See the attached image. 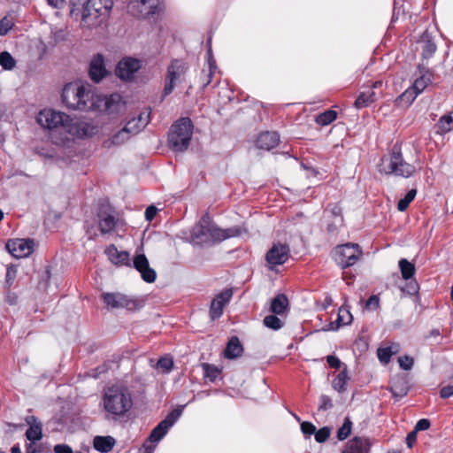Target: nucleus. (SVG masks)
I'll list each match as a JSON object with an SVG mask.
<instances>
[{
  "label": "nucleus",
  "instance_id": "nucleus-1",
  "mask_svg": "<svg viewBox=\"0 0 453 453\" xmlns=\"http://www.w3.org/2000/svg\"><path fill=\"white\" fill-rule=\"evenodd\" d=\"M62 102L70 110L80 111H98L108 114H118L125 108V103L119 94L109 96L96 93L88 83L78 81L65 85Z\"/></svg>",
  "mask_w": 453,
  "mask_h": 453
},
{
  "label": "nucleus",
  "instance_id": "nucleus-2",
  "mask_svg": "<svg viewBox=\"0 0 453 453\" xmlns=\"http://www.w3.org/2000/svg\"><path fill=\"white\" fill-rule=\"evenodd\" d=\"M37 122L49 130L60 129L64 137H53V142L58 145H65L75 139H87L96 134L98 127L93 122L76 119L68 114L53 109H43L37 116Z\"/></svg>",
  "mask_w": 453,
  "mask_h": 453
},
{
  "label": "nucleus",
  "instance_id": "nucleus-3",
  "mask_svg": "<svg viewBox=\"0 0 453 453\" xmlns=\"http://www.w3.org/2000/svg\"><path fill=\"white\" fill-rule=\"evenodd\" d=\"M100 405L113 419L126 417L134 405L132 393L125 386L108 387L103 392Z\"/></svg>",
  "mask_w": 453,
  "mask_h": 453
},
{
  "label": "nucleus",
  "instance_id": "nucleus-4",
  "mask_svg": "<svg viewBox=\"0 0 453 453\" xmlns=\"http://www.w3.org/2000/svg\"><path fill=\"white\" fill-rule=\"evenodd\" d=\"M236 234V230L219 228L211 221L208 215H204L191 231V237L194 242L206 245L224 241Z\"/></svg>",
  "mask_w": 453,
  "mask_h": 453
},
{
  "label": "nucleus",
  "instance_id": "nucleus-5",
  "mask_svg": "<svg viewBox=\"0 0 453 453\" xmlns=\"http://www.w3.org/2000/svg\"><path fill=\"white\" fill-rule=\"evenodd\" d=\"M193 134V124L189 118H180L171 127L168 142L174 151H184L188 149Z\"/></svg>",
  "mask_w": 453,
  "mask_h": 453
},
{
  "label": "nucleus",
  "instance_id": "nucleus-6",
  "mask_svg": "<svg viewBox=\"0 0 453 453\" xmlns=\"http://www.w3.org/2000/svg\"><path fill=\"white\" fill-rule=\"evenodd\" d=\"M380 171L386 174L409 178L415 173L416 168L407 163L402 153L394 148L388 157L382 158Z\"/></svg>",
  "mask_w": 453,
  "mask_h": 453
},
{
  "label": "nucleus",
  "instance_id": "nucleus-7",
  "mask_svg": "<svg viewBox=\"0 0 453 453\" xmlns=\"http://www.w3.org/2000/svg\"><path fill=\"white\" fill-rule=\"evenodd\" d=\"M188 70V65L185 61L180 59L171 61L167 67L163 96L172 94L175 87L186 81Z\"/></svg>",
  "mask_w": 453,
  "mask_h": 453
},
{
  "label": "nucleus",
  "instance_id": "nucleus-8",
  "mask_svg": "<svg viewBox=\"0 0 453 453\" xmlns=\"http://www.w3.org/2000/svg\"><path fill=\"white\" fill-rule=\"evenodd\" d=\"M101 297L108 309L123 308L128 311H134L142 307V303L137 299L119 292H104Z\"/></svg>",
  "mask_w": 453,
  "mask_h": 453
},
{
  "label": "nucleus",
  "instance_id": "nucleus-9",
  "mask_svg": "<svg viewBox=\"0 0 453 453\" xmlns=\"http://www.w3.org/2000/svg\"><path fill=\"white\" fill-rule=\"evenodd\" d=\"M361 256L362 250L355 243L338 245L334 251L335 262L342 268L354 265Z\"/></svg>",
  "mask_w": 453,
  "mask_h": 453
},
{
  "label": "nucleus",
  "instance_id": "nucleus-10",
  "mask_svg": "<svg viewBox=\"0 0 453 453\" xmlns=\"http://www.w3.org/2000/svg\"><path fill=\"white\" fill-rule=\"evenodd\" d=\"M71 16L74 19H80L81 24L84 27L91 28L100 24L98 19H93L89 14H93L94 8L87 4L86 0H70Z\"/></svg>",
  "mask_w": 453,
  "mask_h": 453
},
{
  "label": "nucleus",
  "instance_id": "nucleus-11",
  "mask_svg": "<svg viewBox=\"0 0 453 453\" xmlns=\"http://www.w3.org/2000/svg\"><path fill=\"white\" fill-rule=\"evenodd\" d=\"M158 10L159 0H132L128 4L129 12L137 18H150Z\"/></svg>",
  "mask_w": 453,
  "mask_h": 453
},
{
  "label": "nucleus",
  "instance_id": "nucleus-12",
  "mask_svg": "<svg viewBox=\"0 0 453 453\" xmlns=\"http://www.w3.org/2000/svg\"><path fill=\"white\" fill-rule=\"evenodd\" d=\"M290 255V249L287 244L275 243L267 251L265 259L270 269H273L276 265L286 263Z\"/></svg>",
  "mask_w": 453,
  "mask_h": 453
},
{
  "label": "nucleus",
  "instance_id": "nucleus-13",
  "mask_svg": "<svg viewBox=\"0 0 453 453\" xmlns=\"http://www.w3.org/2000/svg\"><path fill=\"white\" fill-rule=\"evenodd\" d=\"M181 411L174 410L171 411L166 418L162 420L151 432L149 440L150 442L157 443L168 432V430L174 425Z\"/></svg>",
  "mask_w": 453,
  "mask_h": 453
},
{
  "label": "nucleus",
  "instance_id": "nucleus-14",
  "mask_svg": "<svg viewBox=\"0 0 453 453\" xmlns=\"http://www.w3.org/2000/svg\"><path fill=\"white\" fill-rule=\"evenodd\" d=\"M34 248L35 242L30 239L10 240L6 243L7 250L16 258L28 257L34 251Z\"/></svg>",
  "mask_w": 453,
  "mask_h": 453
},
{
  "label": "nucleus",
  "instance_id": "nucleus-15",
  "mask_svg": "<svg viewBox=\"0 0 453 453\" xmlns=\"http://www.w3.org/2000/svg\"><path fill=\"white\" fill-rule=\"evenodd\" d=\"M232 296V289L226 288L218 294L212 299L210 306V317L212 320H215L222 316L224 308L230 302Z\"/></svg>",
  "mask_w": 453,
  "mask_h": 453
},
{
  "label": "nucleus",
  "instance_id": "nucleus-16",
  "mask_svg": "<svg viewBox=\"0 0 453 453\" xmlns=\"http://www.w3.org/2000/svg\"><path fill=\"white\" fill-rule=\"evenodd\" d=\"M133 266L141 273L144 281L152 283L156 280L157 273L150 266L149 260L144 254H137L134 257Z\"/></svg>",
  "mask_w": 453,
  "mask_h": 453
},
{
  "label": "nucleus",
  "instance_id": "nucleus-17",
  "mask_svg": "<svg viewBox=\"0 0 453 453\" xmlns=\"http://www.w3.org/2000/svg\"><path fill=\"white\" fill-rule=\"evenodd\" d=\"M140 68V60L133 58H126L119 62L116 67V74L121 80H131Z\"/></svg>",
  "mask_w": 453,
  "mask_h": 453
},
{
  "label": "nucleus",
  "instance_id": "nucleus-18",
  "mask_svg": "<svg viewBox=\"0 0 453 453\" xmlns=\"http://www.w3.org/2000/svg\"><path fill=\"white\" fill-rule=\"evenodd\" d=\"M88 74L91 81L100 82L107 74L104 59L101 54L93 57L89 64Z\"/></svg>",
  "mask_w": 453,
  "mask_h": 453
},
{
  "label": "nucleus",
  "instance_id": "nucleus-19",
  "mask_svg": "<svg viewBox=\"0 0 453 453\" xmlns=\"http://www.w3.org/2000/svg\"><path fill=\"white\" fill-rule=\"evenodd\" d=\"M87 4L94 8L93 14H89L93 19H98L100 23L108 17L112 6V0H86Z\"/></svg>",
  "mask_w": 453,
  "mask_h": 453
},
{
  "label": "nucleus",
  "instance_id": "nucleus-20",
  "mask_svg": "<svg viewBox=\"0 0 453 453\" xmlns=\"http://www.w3.org/2000/svg\"><path fill=\"white\" fill-rule=\"evenodd\" d=\"M150 120V110L149 108L144 109L137 117H134L127 121L126 128H128V132L132 134H137L149 124Z\"/></svg>",
  "mask_w": 453,
  "mask_h": 453
},
{
  "label": "nucleus",
  "instance_id": "nucleus-21",
  "mask_svg": "<svg viewBox=\"0 0 453 453\" xmlns=\"http://www.w3.org/2000/svg\"><path fill=\"white\" fill-rule=\"evenodd\" d=\"M108 259L118 266H131L130 255L127 251L119 250L113 244L105 249Z\"/></svg>",
  "mask_w": 453,
  "mask_h": 453
},
{
  "label": "nucleus",
  "instance_id": "nucleus-22",
  "mask_svg": "<svg viewBox=\"0 0 453 453\" xmlns=\"http://www.w3.org/2000/svg\"><path fill=\"white\" fill-rule=\"evenodd\" d=\"M27 424L29 426L26 432L27 439L33 443L42 438V426L35 416H28L26 418Z\"/></svg>",
  "mask_w": 453,
  "mask_h": 453
},
{
  "label": "nucleus",
  "instance_id": "nucleus-23",
  "mask_svg": "<svg viewBox=\"0 0 453 453\" xmlns=\"http://www.w3.org/2000/svg\"><path fill=\"white\" fill-rule=\"evenodd\" d=\"M256 142L257 148L270 150L279 145L280 136L276 132H263L258 135Z\"/></svg>",
  "mask_w": 453,
  "mask_h": 453
},
{
  "label": "nucleus",
  "instance_id": "nucleus-24",
  "mask_svg": "<svg viewBox=\"0 0 453 453\" xmlns=\"http://www.w3.org/2000/svg\"><path fill=\"white\" fill-rule=\"evenodd\" d=\"M117 225V219L112 211H100L98 213V227L103 234L111 233Z\"/></svg>",
  "mask_w": 453,
  "mask_h": 453
},
{
  "label": "nucleus",
  "instance_id": "nucleus-25",
  "mask_svg": "<svg viewBox=\"0 0 453 453\" xmlns=\"http://www.w3.org/2000/svg\"><path fill=\"white\" fill-rule=\"evenodd\" d=\"M433 73L424 67H418V77L414 80L411 88L418 94L422 93L426 88L432 82Z\"/></svg>",
  "mask_w": 453,
  "mask_h": 453
},
{
  "label": "nucleus",
  "instance_id": "nucleus-26",
  "mask_svg": "<svg viewBox=\"0 0 453 453\" xmlns=\"http://www.w3.org/2000/svg\"><path fill=\"white\" fill-rule=\"evenodd\" d=\"M370 443L367 439L354 437L349 441L342 453H368Z\"/></svg>",
  "mask_w": 453,
  "mask_h": 453
},
{
  "label": "nucleus",
  "instance_id": "nucleus-27",
  "mask_svg": "<svg viewBox=\"0 0 453 453\" xmlns=\"http://www.w3.org/2000/svg\"><path fill=\"white\" fill-rule=\"evenodd\" d=\"M116 444V440L110 435L96 436L93 440V446L96 450L101 453H108L111 451Z\"/></svg>",
  "mask_w": 453,
  "mask_h": 453
},
{
  "label": "nucleus",
  "instance_id": "nucleus-28",
  "mask_svg": "<svg viewBox=\"0 0 453 453\" xmlns=\"http://www.w3.org/2000/svg\"><path fill=\"white\" fill-rule=\"evenodd\" d=\"M436 133L445 134L453 130V111L443 114L435 125Z\"/></svg>",
  "mask_w": 453,
  "mask_h": 453
},
{
  "label": "nucleus",
  "instance_id": "nucleus-29",
  "mask_svg": "<svg viewBox=\"0 0 453 453\" xmlns=\"http://www.w3.org/2000/svg\"><path fill=\"white\" fill-rule=\"evenodd\" d=\"M288 305V300L283 294L277 295L271 302L270 311L275 315L285 313Z\"/></svg>",
  "mask_w": 453,
  "mask_h": 453
},
{
  "label": "nucleus",
  "instance_id": "nucleus-30",
  "mask_svg": "<svg viewBox=\"0 0 453 453\" xmlns=\"http://www.w3.org/2000/svg\"><path fill=\"white\" fill-rule=\"evenodd\" d=\"M132 134L128 132V128L124 127L121 130L118 131L111 138L106 140L104 144L105 147L110 148L113 145H120L127 142Z\"/></svg>",
  "mask_w": 453,
  "mask_h": 453
},
{
  "label": "nucleus",
  "instance_id": "nucleus-31",
  "mask_svg": "<svg viewBox=\"0 0 453 453\" xmlns=\"http://www.w3.org/2000/svg\"><path fill=\"white\" fill-rule=\"evenodd\" d=\"M242 350L243 349L239 339L234 336L229 340L226 347L225 356L227 358H235L242 354Z\"/></svg>",
  "mask_w": 453,
  "mask_h": 453
},
{
  "label": "nucleus",
  "instance_id": "nucleus-32",
  "mask_svg": "<svg viewBox=\"0 0 453 453\" xmlns=\"http://www.w3.org/2000/svg\"><path fill=\"white\" fill-rule=\"evenodd\" d=\"M400 351V345L393 343L390 346L378 349V358L383 364H388L393 355Z\"/></svg>",
  "mask_w": 453,
  "mask_h": 453
},
{
  "label": "nucleus",
  "instance_id": "nucleus-33",
  "mask_svg": "<svg viewBox=\"0 0 453 453\" xmlns=\"http://www.w3.org/2000/svg\"><path fill=\"white\" fill-rule=\"evenodd\" d=\"M421 49H422V57L425 59H428L436 51V45L435 43L431 40L429 35L427 34H424L421 40Z\"/></svg>",
  "mask_w": 453,
  "mask_h": 453
},
{
  "label": "nucleus",
  "instance_id": "nucleus-34",
  "mask_svg": "<svg viewBox=\"0 0 453 453\" xmlns=\"http://www.w3.org/2000/svg\"><path fill=\"white\" fill-rule=\"evenodd\" d=\"M375 100L376 94L373 91L368 90L365 92H362L356 99L355 106L357 108H364L368 106L371 103L374 102Z\"/></svg>",
  "mask_w": 453,
  "mask_h": 453
},
{
  "label": "nucleus",
  "instance_id": "nucleus-35",
  "mask_svg": "<svg viewBox=\"0 0 453 453\" xmlns=\"http://www.w3.org/2000/svg\"><path fill=\"white\" fill-rule=\"evenodd\" d=\"M349 380L347 369L345 368L336 378L333 380L332 386L338 392H344L346 390V384Z\"/></svg>",
  "mask_w": 453,
  "mask_h": 453
},
{
  "label": "nucleus",
  "instance_id": "nucleus-36",
  "mask_svg": "<svg viewBox=\"0 0 453 453\" xmlns=\"http://www.w3.org/2000/svg\"><path fill=\"white\" fill-rule=\"evenodd\" d=\"M399 268L404 280L411 279L415 273V266L405 258L399 261Z\"/></svg>",
  "mask_w": 453,
  "mask_h": 453
},
{
  "label": "nucleus",
  "instance_id": "nucleus-37",
  "mask_svg": "<svg viewBox=\"0 0 453 453\" xmlns=\"http://www.w3.org/2000/svg\"><path fill=\"white\" fill-rule=\"evenodd\" d=\"M337 112L334 110H327L320 113L316 118V122L319 126H327L335 120Z\"/></svg>",
  "mask_w": 453,
  "mask_h": 453
},
{
  "label": "nucleus",
  "instance_id": "nucleus-38",
  "mask_svg": "<svg viewBox=\"0 0 453 453\" xmlns=\"http://www.w3.org/2000/svg\"><path fill=\"white\" fill-rule=\"evenodd\" d=\"M419 94L411 87L407 88L398 98L397 102L405 106L411 105Z\"/></svg>",
  "mask_w": 453,
  "mask_h": 453
},
{
  "label": "nucleus",
  "instance_id": "nucleus-39",
  "mask_svg": "<svg viewBox=\"0 0 453 453\" xmlns=\"http://www.w3.org/2000/svg\"><path fill=\"white\" fill-rule=\"evenodd\" d=\"M263 324L267 328L279 330L283 326L284 322L275 315H268L263 319Z\"/></svg>",
  "mask_w": 453,
  "mask_h": 453
},
{
  "label": "nucleus",
  "instance_id": "nucleus-40",
  "mask_svg": "<svg viewBox=\"0 0 453 453\" xmlns=\"http://www.w3.org/2000/svg\"><path fill=\"white\" fill-rule=\"evenodd\" d=\"M417 195V189L411 188L407 192L403 198L400 199L397 203V209L400 211H404L414 200Z\"/></svg>",
  "mask_w": 453,
  "mask_h": 453
},
{
  "label": "nucleus",
  "instance_id": "nucleus-41",
  "mask_svg": "<svg viewBox=\"0 0 453 453\" xmlns=\"http://www.w3.org/2000/svg\"><path fill=\"white\" fill-rule=\"evenodd\" d=\"M203 369L204 377L211 382L217 380L221 372L217 366L209 364H203Z\"/></svg>",
  "mask_w": 453,
  "mask_h": 453
},
{
  "label": "nucleus",
  "instance_id": "nucleus-42",
  "mask_svg": "<svg viewBox=\"0 0 453 453\" xmlns=\"http://www.w3.org/2000/svg\"><path fill=\"white\" fill-rule=\"evenodd\" d=\"M0 65L4 70L11 71L15 67L16 61L9 52L4 51L0 53Z\"/></svg>",
  "mask_w": 453,
  "mask_h": 453
},
{
  "label": "nucleus",
  "instance_id": "nucleus-43",
  "mask_svg": "<svg viewBox=\"0 0 453 453\" xmlns=\"http://www.w3.org/2000/svg\"><path fill=\"white\" fill-rule=\"evenodd\" d=\"M352 422L349 418H346L342 426L339 428L337 432V438L340 441L345 440L351 433Z\"/></svg>",
  "mask_w": 453,
  "mask_h": 453
},
{
  "label": "nucleus",
  "instance_id": "nucleus-44",
  "mask_svg": "<svg viewBox=\"0 0 453 453\" xmlns=\"http://www.w3.org/2000/svg\"><path fill=\"white\" fill-rule=\"evenodd\" d=\"M352 321L350 311L344 307L339 309L337 322L339 325H349Z\"/></svg>",
  "mask_w": 453,
  "mask_h": 453
},
{
  "label": "nucleus",
  "instance_id": "nucleus-45",
  "mask_svg": "<svg viewBox=\"0 0 453 453\" xmlns=\"http://www.w3.org/2000/svg\"><path fill=\"white\" fill-rule=\"evenodd\" d=\"M173 366V361L169 357H161L157 364V367L164 372H169Z\"/></svg>",
  "mask_w": 453,
  "mask_h": 453
},
{
  "label": "nucleus",
  "instance_id": "nucleus-46",
  "mask_svg": "<svg viewBox=\"0 0 453 453\" xmlns=\"http://www.w3.org/2000/svg\"><path fill=\"white\" fill-rule=\"evenodd\" d=\"M315 440L321 443L326 441L330 436V429L326 426L320 428L319 431L314 433Z\"/></svg>",
  "mask_w": 453,
  "mask_h": 453
},
{
  "label": "nucleus",
  "instance_id": "nucleus-47",
  "mask_svg": "<svg viewBox=\"0 0 453 453\" xmlns=\"http://www.w3.org/2000/svg\"><path fill=\"white\" fill-rule=\"evenodd\" d=\"M398 363L403 370L409 371L412 368L414 360L410 356H403L398 358Z\"/></svg>",
  "mask_w": 453,
  "mask_h": 453
},
{
  "label": "nucleus",
  "instance_id": "nucleus-48",
  "mask_svg": "<svg viewBox=\"0 0 453 453\" xmlns=\"http://www.w3.org/2000/svg\"><path fill=\"white\" fill-rule=\"evenodd\" d=\"M13 27V22L7 17L0 20V35H5Z\"/></svg>",
  "mask_w": 453,
  "mask_h": 453
},
{
  "label": "nucleus",
  "instance_id": "nucleus-49",
  "mask_svg": "<svg viewBox=\"0 0 453 453\" xmlns=\"http://www.w3.org/2000/svg\"><path fill=\"white\" fill-rule=\"evenodd\" d=\"M301 430L306 436H311V434H314L316 426L311 422L303 421L301 423Z\"/></svg>",
  "mask_w": 453,
  "mask_h": 453
},
{
  "label": "nucleus",
  "instance_id": "nucleus-50",
  "mask_svg": "<svg viewBox=\"0 0 453 453\" xmlns=\"http://www.w3.org/2000/svg\"><path fill=\"white\" fill-rule=\"evenodd\" d=\"M380 305V299L377 296H372L365 303V308L368 310H376Z\"/></svg>",
  "mask_w": 453,
  "mask_h": 453
},
{
  "label": "nucleus",
  "instance_id": "nucleus-51",
  "mask_svg": "<svg viewBox=\"0 0 453 453\" xmlns=\"http://www.w3.org/2000/svg\"><path fill=\"white\" fill-rule=\"evenodd\" d=\"M333 404L331 399L327 395H321L319 398V410L326 411L332 408Z\"/></svg>",
  "mask_w": 453,
  "mask_h": 453
},
{
  "label": "nucleus",
  "instance_id": "nucleus-52",
  "mask_svg": "<svg viewBox=\"0 0 453 453\" xmlns=\"http://www.w3.org/2000/svg\"><path fill=\"white\" fill-rule=\"evenodd\" d=\"M430 421L427 418L419 419L414 428L417 433L419 431L427 430L430 427Z\"/></svg>",
  "mask_w": 453,
  "mask_h": 453
},
{
  "label": "nucleus",
  "instance_id": "nucleus-53",
  "mask_svg": "<svg viewBox=\"0 0 453 453\" xmlns=\"http://www.w3.org/2000/svg\"><path fill=\"white\" fill-rule=\"evenodd\" d=\"M326 361H327L328 365H329L330 367H332V368H336V369H338V368H340V367H341L342 362H341V360H340L337 357H335V356H332V355L327 356V357H326Z\"/></svg>",
  "mask_w": 453,
  "mask_h": 453
},
{
  "label": "nucleus",
  "instance_id": "nucleus-54",
  "mask_svg": "<svg viewBox=\"0 0 453 453\" xmlns=\"http://www.w3.org/2000/svg\"><path fill=\"white\" fill-rule=\"evenodd\" d=\"M216 68L217 67H216L214 62L209 60V71H208V73L206 74L207 75V79H206V81L203 83L204 87L208 86L211 83V77H212Z\"/></svg>",
  "mask_w": 453,
  "mask_h": 453
},
{
  "label": "nucleus",
  "instance_id": "nucleus-55",
  "mask_svg": "<svg viewBox=\"0 0 453 453\" xmlns=\"http://www.w3.org/2000/svg\"><path fill=\"white\" fill-rule=\"evenodd\" d=\"M55 453H73V449L67 444H57L54 446Z\"/></svg>",
  "mask_w": 453,
  "mask_h": 453
},
{
  "label": "nucleus",
  "instance_id": "nucleus-56",
  "mask_svg": "<svg viewBox=\"0 0 453 453\" xmlns=\"http://www.w3.org/2000/svg\"><path fill=\"white\" fill-rule=\"evenodd\" d=\"M4 301L10 305H15L18 303V296L15 293L8 291L4 296Z\"/></svg>",
  "mask_w": 453,
  "mask_h": 453
},
{
  "label": "nucleus",
  "instance_id": "nucleus-57",
  "mask_svg": "<svg viewBox=\"0 0 453 453\" xmlns=\"http://www.w3.org/2000/svg\"><path fill=\"white\" fill-rule=\"evenodd\" d=\"M440 395L441 398H449L453 395V386L448 385L443 387L440 391Z\"/></svg>",
  "mask_w": 453,
  "mask_h": 453
},
{
  "label": "nucleus",
  "instance_id": "nucleus-58",
  "mask_svg": "<svg viewBox=\"0 0 453 453\" xmlns=\"http://www.w3.org/2000/svg\"><path fill=\"white\" fill-rule=\"evenodd\" d=\"M157 212V209L153 205H150L145 211V219L148 221H151L155 218Z\"/></svg>",
  "mask_w": 453,
  "mask_h": 453
},
{
  "label": "nucleus",
  "instance_id": "nucleus-59",
  "mask_svg": "<svg viewBox=\"0 0 453 453\" xmlns=\"http://www.w3.org/2000/svg\"><path fill=\"white\" fill-rule=\"evenodd\" d=\"M417 441V432L412 431L410 434H408L406 437V443L409 448H412V446L415 444Z\"/></svg>",
  "mask_w": 453,
  "mask_h": 453
},
{
  "label": "nucleus",
  "instance_id": "nucleus-60",
  "mask_svg": "<svg viewBox=\"0 0 453 453\" xmlns=\"http://www.w3.org/2000/svg\"><path fill=\"white\" fill-rule=\"evenodd\" d=\"M65 0H47L48 4L53 7L58 8L60 7Z\"/></svg>",
  "mask_w": 453,
  "mask_h": 453
},
{
  "label": "nucleus",
  "instance_id": "nucleus-61",
  "mask_svg": "<svg viewBox=\"0 0 453 453\" xmlns=\"http://www.w3.org/2000/svg\"><path fill=\"white\" fill-rule=\"evenodd\" d=\"M27 453H38L39 450L36 449V447L35 446V443L31 442L29 443L26 448Z\"/></svg>",
  "mask_w": 453,
  "mask_h": 453
},
{
  "label": "nucleus",
  "instance_id": "nucleus-62",
  "mask_svg": "<svg viewBox=\"0 0 453 453\" xmlns=\"http://www.w3.org/2000/svg\"><path fill=\"white\" fill-rule=\"evenodd\" d=\"M383 86V81H377L375 82L372 83V88H381Z\"/></svg>",
  "mask_w": 453,
  "mask_h": 453
},
{
  "label": "nucleus",
  "instance_id": "nucleus-63",
  "mask_svg": "<svg viewBox=\"0 0 453 453\" xmlns=\"http://www.w3.org/2000/svg\"><path fill=\"white\" fill-rule=\"evenodd\" d=\"M12 453H21V450L18 445H15L11 449Z\"/></svg>",
  "mask_w": 453,
  "mask_h": 453
},
{
  "label": "nucleus",
  "instance_id": "nucleus-64",
  "mask_svg": "<svg viewBox=\"0 0 453 453\" xmlns=\"http://www.w3.org/2000/svg\"><path fill=\"white\" fill-rule=\"evenodd\" d=\"M144 448H145V452L146 453H152L154 448H151L150 446H147L144 444Z\"/></svg>",
  "mask_w": 453,
  "mask_h": 453
}]
</instances>
